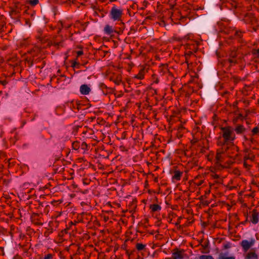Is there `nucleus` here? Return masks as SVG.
I'll return each mask as SVG.
<instances>
[{"label": "nucleus", "mask_w": 259, "mask_h": 259, "mask_svg": "<svg viewBox=\"0 0 259 259\" xmlns=\"http://www.w3.org/2000/svg\"><path fill=\"white\" fill-rule=\"evenodd\" d=\"M79 63H77V62L75 61L73 63V67H75L76 65H78Z\"/></svg>", "instance_id": "nucleus-31"}, {"label": "nucleus", "mask_w": 259, "mask_h": 259, "mask_svg": "<svg viewBox=\"0 0 259 259\" xmlns=\"http://www.w3.org/2000/svg\"><path fill=\"white\" fill-rule=\"evenodd\" d=\"M123 14V11L121 8H118L115 5H114L109 13V17L113 21H120Z\"/></svg>", "instance_id": "nucleus-3"}, {"label": "nucleus", "mask_w": 259, "mask_h": 259, "mask_svg": "<svg viewBox=\"0 0 259 259\" xmlns=\"http://www.w3.org/2000/svg\"><path fill=\"white\" fill-rule=\"evenodd\" d=\"M221 136L219 139V144L226 146L227 144H233L236 138L234 129L231 126H227L221 128Z\"/></svg>", "instance_id": "nucleus-2"}, {"label": "nucleus", "mask_w": 259, "mask_h": 259, "mask_svg": "<svg viewBox=\"0 0 259 259\" xmlns=\"http://www.w3.org/2000/svg\"><path fill=\"white\" fill-rule=\"evenodd\" d=\"M145 245H144L143 244L137 243L136 245V248L139 251L143 250L145 248Z\"/></svg>", "instance_id": "nucleus-20"}, {"label": "nucleus", "mask_w": 259, "mask_h": 259, "mask_svg": "<svg viewBox=\"0 0 259 259\" xmlns=\"http://www.w3.org/2000/svg\"><path fill=\"white\" fill-rule=\"evenodd\" d=\"M248 159H252V158L249 155H246L244 157V160L247 161Z\"/></svg>", "instance_id": "nucleus-28"}, {"label": "nucleus", "mask_w": 259, "mask_h": 259, "mask_svg": "<svg viewBox=\"0 0 259 259\" xmlns=\"http://www.w3.org/2000/svg\"><path fill=\"white\" fill-rule=\"evenodd\" d=\"M242 32L240 31H238V30L235 31V36L237 38H240L242 36Z\"/></svg>", "instance_id": "nucleus-23"}, {"label": "nucleus", "mask_w": 259, "mask_h": 259, "mask_svg": "<svg viewBox=\"0 0 259 259\" xmlns=\"http://www.w3.org/2000/svg\"><path fill=\"white\" fill-rule=\"evenodd\" d=\"M236 54H237L236 52H232L231 53L230 56H231V58H230L229 59V61L231 64H234L236 62V60L235 59V57H236Z\"/></svg>", "instance_id": "nucleus-15"}, {"label": "nucleus", "mask_w": 259, "mask_h": 259, "mask_svg": "<svg viewBox=\"0 0 259 259\" xmlns=\"http://www.w3.org/2000/svg\"><path fill=\"white\" fill-rule=\"evenodd\" d=\"M161 206L158 204H154L150 205V209L153 211H157L161 210Z\"/></svg>", "instance_id": "nucleus-17"}, {"label": "nucleus", "mask_w": 259, "mask_h": 259, "mask_svg": "<svg viewBox=\"0 0 259 259\" xmlns=\"http://www.w3.org/2000/svg\"><path fill=\"white\" fill-rule=\"evenodd\" d=\"M30 3L32 6H35L38 3V0H31Z\"/></svg>", "instance_id": "nucleus-25"}, {"label": "nucleus", "mask_w": 259, "mask_h": 259, "mask_svg": "<svg viewBox=\"0 0 259 259\" xmlns=\"http://www.w3.org/2000/svg\"><path fill=\"white\" fill-rule=\"evenodd\" d=\"M259 133V128L257 126L254 127L251 131V141H254L253 136Z\"/></svg>", "instance_id": "nucleus-12"}, {"label": "nucleus", "mask_w": 259, "mask_h": 259, "mask_svg": "<svg viewBox=\"0 0 259 259\" xmlns=\"http://www.w3.org/2000/svg\"><path fill=\"white\" fill-rule=\"evenodd\" d=\"M200 259H214L210 255H202L200 256Z\"/></svg>", "instance_id": "nucleus-21"}, {"label": "nucleus", "mask_w": 259, "mask_h": 259, "mask_svg": "<svg viewBox=\"0 0 259 259\" xmlns=\"http://www.w3.org/2000/svg\"><path fill=\"white\" fill-rule=\"evenodd\" d=\"M252 54L254 58L259 59V49L257 50H254L252 51Z\"/></svg>", "instance_id": "nucleus-19"}, {"label": "nucleus", "mask_w": 259, "mask_h": 259, "mask_svg": "<svg viewBox=\"0 0 259 259\" xmlns=\"http://www.w3.org/2000/svg\"><path fill=\"white\" fill-rule=\"evenodd\" d=\"M238 147L232 145L231 146H224L221 149L217 151L216 155L217 162L219 164H227L230 165L236 161V158L239 156Z\"/></svg>", "instance_id": "nucleus-1"}, {"label": "nucleus", "mask_w": 259, "mask_h": 259, "mask_svg": "<svg viewBox=\"0 0 259 259\" xmlns=\"http://www.w3.org/2000/svg\"><path fill=\"white\" fill-rule=\"evenodd\" d=\"M259 214L255 211L253 210L250 217V221L253 224H256L258 222Z\"/></svg>", "instance_id": "nucleus-6"}, {"label": "nucleus", "mask_w": 259, "mask_h": 259, "mask_svg": "<svg viewBox=\"0 0 259 259\" xmlns=\"http://www.w3.org/2000/svg\"><path fill=\"white\" fill-rule=\"evenodd\" d=\"M182 173L180 171H175L174 175L173 176V179L179 181L180 180Z\"/></svg>", "instance_id": "nucleus-16"}, {"label": "nucleus", "mask_w": 259, "mask_h": 259, "mask_svg": "<svg viewBox=\"0 0 259 259\" xmlns=\"http://www.w3.org/2000/svg\"><path fill=\"white\" fill-rule=\"evenodd\" d=\"M62 26L66 28H68L70 27V25H68V24H63L62 25Z\"/></svg>", "instance_id": "nucleus-30"}, {"label": "nucleus", "mask_w": 259, "mask_h": 259, "mask_svg": "<svg viewBox=\"0 0 259 259\" xmlns=\"http://www.w3.org/2000/svg\"><path fill=\"white\" fill-rule=\"evenodd\" d=\"M188 51H187L186 54H185V56H186V62L188 63V57L191 55L194 52H193L191 50H187Z\"/></svg>", "instance_id": "nucleus-18"}, {"label": "nucleus", "mask_w": 259, "mask_h": 259, "mask_svg": "<svg viewBox=\"0 0 259 259\" xmlns=\"http://www.w3.org/2000/svg\"><path fill=\"white\" fill-rule=\"evenodd\" d=\"M183 42L185 43V45L186 46V49L188 50L189 49V46H191L192 44L195 42V40L191 39L190 37L186 36L184 38Z\"/></svg>", "instance_id": "nucleus-7"}, {"label": "nucleus", "mask_w": 259, "mask_h": 259, "mask_svg": "<svg viewBox=\"0 0 259 259\" xmlns=\"http://www.w3.org/2000/svg\"><path fill=\"white\" fill-rule=\"evenodd\" d=\"M255 240L254 238H251L250 240H243L240 243L244 252L247 251L250 248L252 247L255 244Z\"/></svg>", "instance_id": "nucleus-4"}, {"label": "nucleus", "mask_w": 259, "mask_h": 259, "mask_svg": "<svg viewBox=\"0 0 259 259\" xmlns=\"http://www.w3.org/2000/svg\"><path fill=\"white\" fill-rule=\"evenodd\" d=\"M1 83H2V84H3L4 85H5L6 84V81H1Z\"/></svg>", "instance_id": "nucleus-32"}, {"label": "nucleus", "mask_w": 259, "mask_h": 259, "mask_svg": "<svg viewBox=\"0 0 259 259\" xmlns=\"http://www.w3.org/2000/svg\"><path fill=\"white\" fill-rule=\"evenodd\" d=\"M172 256L173 259H182L183 258V252L177 250L172 253Z\"/></svg>", "instance_id": "nucleus-10"}, {"label": "nucleus", "mask_w": 259, "mask_h": 259, "mask_svg": "<svg viewBox=\"0 0 259 259\" xmlns=\"http://www.w3.org/2000/svg\"><path fill=\"white\" fill-rule=\"evenodd\" d=\"M72 147L74 149L77 150L79 148L78 144L77 142H74L72 143Z\"/></svg>", "instance_id": "nucleus-24"}, {"label": "nucleus", "mask_w": 259, "mask_h": 259, "mask_svg": "<svg viewBox=\"0 0 259 259\" xmlns=\"http://www.w3.org/2000/svg\"><path fill=\"white\" fill-rule=\"evenodd\" d=\"M243 165L244 167H246V168H249L250 167V165L248 164L247 161L245 160H244Z\"/></svg>", "instance_id": "nucleus-26"}, {"label": "nucleus", "mask_w": 259, "mask_h": 259, "mask_svg": "<svg viewBox=\"0 0 259 259\" xmlns=\"http://www.w3.org/2000/svg\"><path fill=\"white\" fill-rule=\"evenodd\" d=\"M83 54V52L81 51H78L77 52V57H79L80 56Z\"/></svg>", "instance_id": "nucleus-29"}, {"label": "nucleus", "mask_w": 259, "mask_h": 259, "mask_svg": "<svg viewBox=\"0 0 259 259\" xmlns=\"http://www.w3.org/2000/svg\"><path fill=\"white\" fill-rule=\"evenodd\" d=\"M245 259H258L255 249H252L246 255Z\"/></svg>", "instance_id": "nucleus-8"}, {"label": "nucleus", "mask_w": 259, "mask_h": 259, "mask_svg": "<svg viewBox=\"0 0 259 259\" xmlns=\"http://www.w3.org/2000/svg\"><path fill=\"white\" fill-rule=\"evenodd\" d=\"M79 91L82 95H87L90 94L91 90L88 85L82 84L80 86Z\"/></svg>", "instance_id": "nucleus-5"}, {"label": "nucleus", "mask_w": 259, "mask_h": 259, "mask_svg": "<svg viewBox=\"0 0 259 259\" xmlns=\"http://www.w3.org/2000/svg\"><path fill=\"white\" fill-rule=\"evenodd\" d=\"M145 71L144 69L140 70L139 73L135 76V78L138 79H142L144 78Z\"/></svg>", "instance_id": "nucleus-14"}, {"label": "nucleus", "mask_w": 259, "mask_h": 259, "mask_svg": "<svg viewBox=\"0 0 259 259\" xmlns=\"http://www.w3.org/2000/svg\"><path fill=\"white\" fill-rule=\"evenodd\" d=\"M242 115H241V114H239L238 118H240H240H241V117L242 118Z\"/></svg>", "instance_id": "nucleus-33"}, {"label": "nucleus", "mask_w": 259, "mask_h": 259, "mask_svg": "<svg viewBox=\"0 0 259 259\" xmlns=\"http://www.w3.org/2000/svg\"><path fill=\"white\" fill-rule=\"evenodd\" d=\"M233 129L234 132H235L237 134H242L245 131V128L241 124L237 125Z\"/></svg>", "instance_id": "nucleus-9"}, {"label": "nucleus", "mask_w": 259, "mask_h": 259, "mask_svg": "<svg viewBox=\"0 0 259 259\" xmlns=\"http://www.w3.org/2000/svg\"><path fill=\"white\" fill-rule=\"evenodd\" d=\"M198 45V42L196 41H195L194 43L192 44L191 46H189V49L188 50H190L194 52H195L197 49Z\"/></svg>", "instance_id": "nucleus-13"}, {"label": "nucleus", "mask_w": 259, "mask_h": 259, "mask_svg": "<svg viewBox=\"0 0 259 259\" xmlns=\"http://www.w3.org/2000/svg\"><path fill=\"white\" fill-rule=\"evenodd\" d=\"M44 259H54V255L51 253L45 255Z\"/></svg>", "instance_id": "nucleus-22"}, {"label": "nucleus", "mask_w": 259, "mask_h": 259, "mask_svg": "<svg viewBox=\"0 0 259 259\" xmlns=\"http://www.w3.org/2000/svg\"><path fill=\"white\" fill-rule=\"evenodd\" d=\"M104 31L105 34L110 35L114 32V29L112 26L106 25L104 28Z\"/></svg>", "instance_id": "nucleus-11"}, {"label": "nucleus", "mask_w": 259, "mask_h": 259, "mask_svg": "<svg viewBox=\"0 0 259 259\" xmlns=\"http://www.w3.org/2000/svg\"><path fill=\"white\" fill-rule=\"evenodd\" d=\"M220 259H234L233 257H226V256H221Z\"/></svg>", "instance_id": "nucleus-27"}]
</instances>
